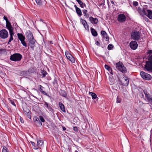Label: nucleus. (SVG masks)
<instances>
[{
  "label": "nucleus",
  "mask_w": 152,
  "mask_h": 152,
  "mask_svg": "<svg viewBox=\"0 0 152 152\" xmlns=\"http://www.w3.org/2000/svg\"><path fill=\"white\" fill-rule=\"evenodd\" d=\"M113 48V45L112 44H110L107 47V49L108 50H111Z\"/></svg>",
  "instance_id": "32"
},
{
  "label": "nucleus",
  "mask_w": 152,
  "mask_h": 152,
  "mask_svg": "<svg viewBox=\"0 0 152 152\" xmlns=\"http://www.w3.org/2000/svg\"><path fill=\"white\" fill-rule=\"evenodd\" d=\"M138 46L137 43L135 41H134V50L137 49Z\"/></svg>",
  "instance_id": "30"
},
{
  "label": "nucleus",
  "mask_w": 152,
  "mask_h": 152,
  "mask_svg": "<svg viewBox=\"0 0 152 152\" xmlns=\"http://www.w3.org/2000/svg\"><path fill=\"white\" fill-rule=\"evenodd\" d=\"M65 55L68 59L72 63H74L75 62V59L72 55L68 51H66L65 52Z\"/></svg>",
  "instance_id": "7"
},
{
  "label": "nucleus",
  "mask_w": 152,
  "mask_h": 152,
  "mask_svg": "<svg viewBox=\"0 0 152 152\" xmlns=\"http://www.w3.org/2000/svg\"><path fill=\"white\" fill-rule=\"evenodd\" d=\"M148 53L149 54H152V50H148ZM145 68L148 71H152V55L149 58L148 61L146 62Z\"/></svg>",
  "instance_id": "1"
},
{
  "label": "nucleus",
  "mask_w": 152,
  "mask_h": 152,
  "mask_svg": "<svg viewBox=\"0 0 152 152\" xmlns=\"http://www.w3.org/2000/svg\"><path fill=\"white\" fill-rule=\"evenodd\" d=\"M80 7L82 8H83L84 7H86V5L85 3H83V4L80 5Z\"/></svg>",
  "instance_id": "43"
},
{
  "label": "nucleus",
  "mask_w": 152,
  "mask_h": 152,
  "mask_svg": "<svg viewBox=\"0 0 152 152\" xmlns=\"http://www.w3.org/2000/svg\"><path fill=\"white\" fill-rule=\"evenodd\" d=\"M121 99L119 96H118L117 98L116 102L117 103H120L121 102Z\"/></svg>",
  "instance_id": "33"
},
{
  "label": "nucleus",
  "mask_w": 152,
  "mask_h": 152,
  "mask_svg": "<svg viewBox=\"0 0 152 152\" xmlns=\"http://www.w3.org/2000/svg\"><path fill=\"white\" fill-rule=\"evenodd\" d=\"M101 34L104 38H109L107 33L105 31H102Z\"/></svg>",
  "instance_id": "20"
},
{
  "label": "nucleus",
  "mask_w": 152,
  "mask_h": 152,
  "mask_svg": "<svg viewBox=\"0 0 152 152\" xmlns=\"http://www.w3.org/2000/svg\"><path fill=\"white\" fill-rule=\"evenodd\" d=\"M13 39H10V40H9V41L8 42V44H9V43L10 42H11V41H12L13 40Z\"/></svg>",
  "instance_id": "51"
},
{
  "label": "nucleus",
  "mask_w": 152,
  "mask_h": 152,
  "mask_svg": "<svg viewBox=\"0 0 152 152\" xmlns=\"http://www.w3.org/2000/svg\"><path fill=\"white\" fill-rule=\"evenodd\" d=\"M96 44L97 45H99V42L98 41H96Z\"/></svg>",
  "instance_id": "54"
},
{
  "label": "nucleus",
  "mask_w": 152,
  "mask_h": 152,
  "mask_svg": "<svg viewBox=\"0 0 152 152\" xmlns=\"http://www.w3.org/2000/svg\"><path fill=\"white\" fill-rule=\"evenodd\" d=\"M39 91L44 94H46V93L43 90L42 88L43 87L41 85H39Z\"/></svg>",
  "instance_id": "26"
},
{
  "label": "nucleus",
  "mask_w": 152,
  "mask_h": 152,
  "mask_svg": "<svg viewBox=\"0 0 152 152\" xmlns=\"http://www.w3.org/2000/svg\"><path fill=\"white\" fill-rule=\"evenodd\" d=\"M36 41L34 39H28V42L30 45H34L35 42Z\"/></svg>",
  "instance_id": "19"
},
{
  "label": "nucleus",
  "mask_w": 152,
  "mask_h": 152,
  "mask_svg": "<svg viewBox=\"0 0 152 152\" xmlns=\"http://www.w3.org/2000/svg\"><path fill=\"white\" fill-rule=\"evenodd\" d=\"M45 105H46V107H47V108L49 107L50 106H49L48 105V103L47 102H45Z\"/></svg>",
  "instance_id": "50"
},
{
  "label": "nucleus",
  "mask_w": 152,
  "mask_h": 152,
  "mask_svg": "<svg viewBox=\"0 0 152 152\" xmlns=\"http://www.w3.org/2000/svg\"><path fill=\"white\" fill-rule=\"evenodd\" d=\"M31 142L33 148L34 149H37L38 148H41L43 147V141L42 140H37V145L32 141H31Z\"/></svg>",
  "instance_id": "2"
},
{
  "label": "nucleus",
  "mask_w": 152,
  "mask_h": 152,
  "mask_svg": "<svg viewBox=\"0 0 152 152\" xmlns=\"http://www.w3.org/2000/svg\"><path fill=\"white\" fill-rule=\"evenodd\" d=\"M76 1L78 3L80 2L81 0H76Z\"/></svg>",
  "instance_id": "60"
},
{
  "label": "nucleus",
  "mask_w": 152,
  "mask_h": 152,
  "mask_svg": "<svg viewBox=\"0 0 152 152\" xmlns=\"http://www.w3.org/2000/svg\"><path fill=\"white\" fill-rule=\"evenodd\" d=\"M58 104L61 110L64 112H65V109L64 107V105L61 102H59Z\"/></svg>",
  "instance_id": "18"
},
{
  "label": "nucleus",
  "mask_w": 152,
  "mask_h": 152,
  "mask_svg": "<svg viewBox=\"0 0 152 152\" xmlns=\"http://www.w3.org/2000/svg\"><path fill=\"white\" fill-rule=\"evenodd\" d=\"M129 46L132 49H133V41H132L130 43Z\"/></svg>",
  "instance_id": "39"
},
{
  "label": "nucleus",
  "mask_w": 152,
  "mask_h": 152,
  "mask_svg": "<svg viewBox=\"0 0 152 152\" xmlns=\"http://www.w3.org/2000/svg\"><path fill=\"white\" fill-rule=\"evenodd\" d=\"M137 39V40H138L139 39L138 38H137V39Z\"/></svg>",
  "instance_id": "64"
},
{
  "label": "nucleus",
  "mask_w": 152,
  "mask_h": 152,
  "mask_svg": "<svg viewBox=\"0 0 152 152\" xmlns=\"http://www.w3.org/2000/svg\"><path fill=\"white\" fill-rule=\"evenodd\" d=\"M19 39L21 41L22 44L25 47H26L27 46V45L24 41L25 39Z\"/></svg>",
  "instance_id": "28"
},
{
  "label": "nucleus",
  "mask_w": 152,
  "mask_h": 152,
  "mask_svg": "<svg viewBox=\"0 0 152 152\" xmlns=\"http://www.w3.org/2000/svg\"><path fill=\"white\" fill-rule=\"evenodd\" d=\"M147 14L146 16L150 19H152V10H147Z\"/></svg>",
  "instance_id": "15"
},
{
  "label": "nucleus",
  "mask_w": 152,
  "mask_h": 152,
  "mask_svg": "<svg viewBox=\"0 0 152 152\" xmlns=\"http://www.w3.org/2000/svg\"><path fill=\"white\" fill-rule=\"evenodd\" d=\"M73 130L75 132L77 131L78 129L77 127L75 126L73 127Z\"/></svg>",
  "instance_id": "48"
},
{
  "label": "nucleus",
  "mask_w": 152,
  "mask_h": 152,
  "mask_svg": "<svg viewBox=\"0 0 152 152\" xmlns=\"http://www.w3.org/2000/svg\"><path fill=\"white\" fill-rule=\"evenodd\" d=\"M89 94L91 96L93 99H95L97 98V95L95 93L90 92Z\"/></svg>",
  "instance_id": "25"
},
{
  "label": "nucleus",
  "mask_w": 152,
  "mask_h": 152,
  "mask_svg": "<svg viewBox=\"0 0 152 152\" xmlns=\"http://www.w3.org/2000/svg\"><path fill=\"white\" fill-rule=\"evenodd\" d=\"M137 9H138V12H139V11L140 10H141V8L140 7H138V8H137Z\"/></svg>",
  "instance_id": "52"
},
{
  "label": "nucleus",
  "mask_w": 152,
  "mask_h": 152,
  "mask_svg": "<svg viewBox=\"0 0 152 152\" xmlns=\"http://www.w3.org/2000/svg\"><path fill=\"white\" fill-rule=\"evenodd\" d=\"M20 122H21L22 123H23V121L22 120V118H21V117H20Z\"/></svg>",
  "instance_id": "55"
},
{
  "label": "nucleus",
  "mask_w": 152,
  "mask_h": 152,
  "mask_svg": "<svg viewBox=\"0 0 152 152\" xmlns=\"http://www.w3.org/2000/svg\"><path fill=\"white\" fill-rule=\"evenodd\" d=\"M34 120L35 123L36 124L38 122V121L39 120V119L37 117H35L34 118Z\"/></svg>",
  "instance_id": "37"
},
{
  "label": "nucleus",
  "mask_w": 152,
  "mask_h": 152,
  "mask_svg": "<svg viewBox=\"0 0 152 152\" xmlns=\"http://www.w3.org/2000/svg\"><path fill=\"white\" fill-rule=\"evenodd\" d=\"M22 58V55L19 53H15L11 55L10 59L14 61H20Z\"/></svg>",
  "instance_id": "3"
},
{
  "label": "nucleus",
  "mask_w": 152,
  "mask_h": 152,
  "mask_svg": "<svg viewBox=\"0 0 152 152\" xmlns=\"http://www.w3.org/2000/svg\"><path fill=\"white\" fill-rule=\"evenodd\" d=\"M35 1L37 4L39 6L45 5L46 1L45 0H35Z\"/></svg>",
  "instance_id": "13"
},
{
  "label": "nucleus",
  "mask_w": 152,
  "mask_h": 152,
  "mask_svg": "<svg viewBox=\"0 0 152 152\" xmlns=\"http://www.w3.org/2000/svg\"><path fill=\"white\" fill-rule=\"evenodd\" d=\"M140 74L142 77L145 80H150L151 78V76L150 75L144 72H141Z\"/></svg>",
  "instance_id": "6"
},
{
  "label": "nucleus",
  "mask_w": 152,
  "mask_h": 152,
  "mask_svg": "<svg viewBox=\"0 0 152 152\" xmlns=\"http://www.w3.org/2000/svg\"><path fill=\"white\" fill-rule=\"evenodd\" d=\"M126 19V16L123 14L119 15L117 17V20L121 23L125 21Z\"/></svg>",
  "instance_id": "10"
},
{
  "label": "nucleus",
  "mask_w": 152,
  "mask_h": 152,
  "mask_svg": "<svg viewBox=\"0 0 152 152\" xmlns=\"http://www.w3.org/2000/svg\"><path fill=\"white\" fill-rule=\"evenodd\" d=\"M47 74V73L46 71H43L42 72V77H45L46 75Z\"/></svg>",
  "instance_id": "36"
},
{
  "label": "nucleus",
  "mask_w": 152,
  "mask_h": 152,
  "mask_svg": "<svg viewBox=\"0 0 152 152\" xmlns=\"http://www.w3.org/2000/svg\"><path fill=\"white\" fill-rule=\"evenodd\" d=\"M76 11L79 16H80L82 15L81 11L79 8H77L76 10Z\"/></svg>",
  "instance_id": "23"
},
{
  "label": "nucleus",
  "mask_w": 152,
  "mask_h": 152,
  "mask_svg": "<svg viewBox=\"0 0 152 152\" xmlns=\"http://www.w3.org/2000/svg\"><path fill=\"white\" fill-rule=\"evenodd\" d=\"M41 121L42 122H45V119L43 118V117L42 116H39V117Z\"/></svg>",
  "instance_id": "40"
},
{
  "label": "nucleus",
  "mask_w": 152,
  "mask_h": 152,
  "mask_svg": "<svg viewBox=\"0 0 152 152\" xmlns=\"http://www.w3.org/2000/svg\"><path fill=\"white\" fill-rule=\"evenodd\" d=\"M88 11L86 10H83V13L84 14V16H86V18H88L89 17V15L88 14H87Z\"/></svg>",
  "instance_id": "27"
},
{
  "label": "nucleus",
  "mask_w": 152,
  "mask_h": 152,
  "mask_svg": "<svg viewBox=\"0 0 152 152\" xmlns=\"http://www.w3.org/2000/svg\"><path fill=\"white\" fill-rule=\"evenodd\" d=\"M62 94H61V95L63 96H66V94L65 92L64 91H62Z\"/></svg>",
  "instance_id": "42"
},
{
  "label": "nucleus",
  "mask_w": 152,
  "mask_h": 152,
  "mask_svg": "<svg viewBox=\"0 0 152 152\" xmlns=\"http://www.w3.org/2000/svg\"><path fill=\"white\" fill-rule=\"evenodd\" d=\"M152 105V98H151L148 101Z\"/></svg>",
  "instance_id": "47"
},
{
  "label": "nucleus",
  "mask_w": 152,
  "mask_h": 152,
  "mask_svg": "<svg viewBox=\"0 0 152 152\" xmlns=\"http://www.w3.org/2000/svg\"><path fill=\"white\" fill-rule=\"evenodd\" d=\"M50 44H52L53 43L52 41H50Z\"/></svg>",
  "instance_id": "63"
},
{
  "label": "nucleus",
  "mask_w": 152,
  "mask_h": 152,
  "mask_svg": "<svg viewBox=\"0 0 152 152\" xmlns=\"http://www.w3.org/2000/svg\"><path fill=\"white\" fill-rule=\"evenodd\" d=\"M25 35L27 38H34L32 33L29 30L26 31Z\"/></svg>",
  "instance_id": "12"
},
{
  "label": "nucleus",
  "mask_w": 152,
  "mask_h": 152,
  "mask_svg": "<svg viewBox=\"0 0 152 152\" xmlns=\"http://www.w3.org/2000/svg\"><path fill=\"white\" fill-rule=\"evenodd\" d=\"M23 110L24 111V114L28 117V118L31 119V113L30 110L27 108H25L24 109H23Z\"/></svg>",
  "instance_id": "11"
},
{
  "label": "nucleus",
  "mask_w": 152,
  "mask_h": 152,
  "mask_svg": "<svg viewBox=\"0 0 152 152\" xmlns=\"http://www.w3.org/2000/svg\"><path fill=\"white\" fill-rule=\"evenodd\" d=\"M6 26L9 31L10 34V38H13V35L14 34V33L13 31V28L11 26L9 21L6 22Z\"/></svg>",
  "instance_id": "5"
},
{
  "label": "nucleus",
  "mask_w": 152,
  "mask_h": 152,
  "mask_svg": "<svg viewBox=\"0 0 152 152\" xmlns=\"http://www.w3.org/2000/svg\"><path fill=\"white\" fill-rule=\"evenodd\" d=\"M6 50L5 49H3L2 48L0 49V55L2 54H6Z\"/></svg>",
  "instance_id": "29"
},
{
  "label": "nucleus",
  "mask_w": 152,
  "mask_h": 152,
  "mask_svg": "<svg viewBox=\"0 0 152 152\" xmlns=\"http://www.w3.org/2000/svg\"><path fill=\"white\" fill-rule=\"evenodd\" d=\"M47 108L49 109V110L51 112H52L53 111V109L52 108V107L50 106L49 107H48Z\"/></svg>",
  "instance_id": "46"
},
{
  "label": "nucleus",
  "mask_w": 152,
  "mask_h": 152,
  "mask_svg": "<svg viewBox=\"0 0 152 152\" xmlns=\"http://www.w3.org/2000/svg\"><path fill=\"white\" fill-rule=\"evenodd\" d=\"M143 92L145 95V97L147 99L148 101L149 100V99L151 98V96H150V95L148 94V93L146 91L144 90L143 91Z\"/></svg>",
  "instance_id": "22"
},
{
  "label": "nucleus",
  "mask_w": 152,
  "mask_h": 152,
  "mask_svg": "<svg viewBox=\"0 0 152 152\" xmlns=\"http://www.w3.org/2000/svg\"><path fill=\"white\" fill-rule=\"evenodd\" d=\"M111 1V3L112 4H114V5H115L114 4V1Z\"/></svg>",
  "instance_id": "57"
},
{
  "label": "nucleus",
  "mask_w": 152,
  "mask_h": 152,
  "mask_svg": "<svg viewBox=\"0 0 152 152\" xmlns=\"http://www.w3.org/2000/svg\"><path fill=\"white\" fill-rule=\"evenodd\" d=\"M140 94L141 95V96H142L141 97H142L143 98L144 97V95L142 94V93H140Z\"/></svg>",
  "instance_id": "56"
},
{
  "label": "nucleus",
  "mask_w": 152,
  "mask_h": 152,
  "mask_svg": "<svg viewBox=\"0 0 152 152\" xmlns=\"http://www.w3.org/2000/svg\"><path fill=\"white\" fill-rule=\"evenodd\" d=\"M138 5V3L137 1H134V6H136Z\"/></svg>",
  "instance_id": "44"
},
{
  "label": "nucleus",
  "mask_w": 152,
  "mask_h": 152,
  "mask_svg": "<svg viewBox=\"0 0 152 152\" xmlns=\"http://www.w3.org/2000/svg\"><path fill=\"white\" fill-rule=\"evenodd\" d=\"M2 152H9L7 148L4 146L3 147V149L2 150Z\"/></svg>",
  "instance_id": "31"
},
{
  "label": "nucleus",
  "mask_w": 152,
  "mask_h": 152,
  "mask_svg": "<svg viewBox=\"0 0 152 152\" xmlns=\"http://www.w3.org/2000/svg\"><path fill=\"white\" fill-rule=\"evenodd\" d=\"M79 4H80V5H82V4H83V3L81 1H80V2H79L78 3Z\"/></svg>",
  "instance_id": "53"
},
{
  "label": "nucleus",
  "mask_w": 152,
  "mask_h": 152,
  "mask_svg": "<svg viewBox=\"0 0 152 152\" xmlns=\"http://www.w3.org/2000/svg\"><path fill=\"white\" fill-rule=\"evenodd\" d=\"M145 20L146 21H147V20H148V18H146Z\"/></svg>",
  "instance_id": "62"
},
{
  "label": "nucleus",
  "mask_w": 152,
  "mask_h": 152,
  "mask_svg": "<svg viewBox=\"0 0 152 152\" xmlns=\"http://www.w3.org/2000/svg\"><path fill=\"white\" fill-rule=\"evenodd\" d=\"M89 20L91 23L93 24H96L98 22L97 19L96 18H94L92 17H90Z\"/></svg>",
  "instance_id": "14"
},
{
  "label": "nucleus",
  "mask_w": 152,
  "mask_h": 152,
  "mask_svg": "<svg viewBox=\"0 0 152 152\" xmlns=\"http://www.w3.org/2000/svg\"><path fill=\"white\" fill-rule=\"evenodd\" d=\"M74 7H75L76 10V9H77V8H78V7L77 6H76V5H74Z\"/></svg>",
  "instance_id": "59"
},
{
  "label": "nucleus",
  "mask_w": 152,
  "mask_h": 152,
  "mask_svg": "<svg viewBox=\"0 0 152 152\" xmlns=\"http://www.w3.org/2000/svg\"><path fill=\"white\" fill-rule=\"evenodd\" d=\"M18 38H25L23 35L21 34L18 33L17 34Z\"/></svg>",
  "instance_id": "34"
},
{
  "label": "nucleus",
  "mask_w": 152,
  "mask_h": 152,
  "mask_svg": "<svg viewBox=\"0 0 152 152\" xmlns=\"http://www.w3.org/2000/svg\"><path fill=\"white\" fill-rule=\"evenodd\" d=\"M83 25L84 27L86 30L89 29V26L87 23V24H86V23H85L83 24Z\"/></svg>",
  "instance_id": "35"
},
{
  "label": "nucleus",
  "mask_w": 152,
  "mask_h": 152,
  "mask_svg": "<svg viewBox=\"0 0 152 152\" xmlns=\"http://www.w3.org/2000/svg\"><path fill=\"white\" fill-rule=\"evenodd\" d=\"M139 13L140 15H142V16L144 15L146 16L147 15V13L146 12L145 9L144 8H143L142 10H140L139 11Z\"/></svg>",
  "instance_id": "17"
},
{
  "label": "nucleus",
  "mask_w": 152,
  "mask_h": 152,
  "mask_svg": "<svg viewBox=\"0 0 152 152\" xmlns=\"http://www.w3.org/2000/svg\"><path fill=\"white\" fill-rule=\"evenodd\" d=\"M37 123L38 124L39 126H41L42 124V123L40 122L39 120L38 121V122H37Z\"/></svg>",
  "instance_id": "49"
},
{
  "label": "nucleus",
  "mask_w": 152,
  "mask_h": 152,
  "mask_svg": "<svg viewBox=\"0 0 152 152\" xmlns=\"http://www.w3.org/2000/svg\"><path fill=\"white\" fill-rule=\"evenodd\" d=\"M91 33L93 36L96 37L97 36V33L94 28H91Z\"/></svg>",
  "instance_id": "21"
},
{
  "label": "nucleus",
  "mask_w": 152,
  "mask_h": 152,
  "mask_svg": "<svg viewBox=\"0 0 152 152\" xmlns=\"http://www.w3.org/2000/svg\"><path fill=\"white\" fill-rule=\"evenodd\" d=\"M116 66L117 68L122 72L125 73L126 72V69L121 62H119L117 63L116 64Z\"/></svg>",
  "instance_id": "4"
},
{
  "label": "nucleus",
  "mask_w": 152,
  "mask_h": 152,
  "mask_svg": "<svg viewBox=\"0 0 152 152\" xmlns=\"http://www.w3.org/2000/svg\"><path fill=\"white\" fill-rule=\"evenodd\" d=\"M104 67L105 69H106L107 70H108L110 73H111L112 74H113L112 73V69L109 67V66L107 65H105Z\"/></svg>",
  "instance_id": "24"
},
{
  "label": "nucleus",
  "mask_w": 152,
  "mask_h": 152,
  "mask_svg": "<svg viewBox=\"0 0 152 152\" xmlns=\"http://www.w3.org/2000/svg\"><path fill=\"white\" fill-rule=\"evenodd\" d=\"M80 20L83 25L85 23L86 24H87V22L85 20L82 19L81 18Z\"/></svg>",
  "instance_id": "38"
},
{
  "label": "nucleus",
  "mask_w": 152,
  "mask_h": 152,
  "mask_svg": "<svg viewBox=\"0 0 152 152\" xmlns=\"http://www.w3.org/2000/svg\"><path fill=\"white\" fill-rule=\"evenodd\" d=\"M63 129L64 131L65 130H66V128L64 127H63Z\"/></svg>",
  "instance_id": "58"
},
{
  "label": "nucleus",
  "mask_w": 152,
  "mask_h": 152,
  "mask_svg": "<svg viewBox=\"0 0 152 152\" xmlns=\"http://www.w3.org/2000/svg\"><path fill=\"white\" fill-rule=\"evenodd\" d=\"M122 84L125 86H127L129 84V80L127 77H124L120 80Z\"/></svg>",
  "instance_id": "9"
},
{
  "label": "nucleus",
  "mask_w": 152,
  "mask_h": 152,
  "mask_svg": "<svg viewBox=\"0 0 152 152\" xmlns=\"http://www.w3.org/2000/svg\"><path fill=\"white\" fill-rule=\"evenodd\" d=\"M4 20H6V22H9L7 18V17L6 16H4Z\"/></svg>",
  "instance_id": "45"
},
{
  "label": "nucleus",
  "mask_w": 152,
  "mask_h": 152,
  "mask_svg": "<svg viewBox=\"0 0 152 152\" xmlns=\"http://www.w3.org/2000/svg\"><path fill=\"white\" fill-rule=\"evenodd\" d=\"M10 103H11L15 107V104L14 102V101L12 100H10Z\"/></svg>",
  "instance_id": "41"
},
{
  "label": "nucleus",
  "mask_w": 152,
  "mask_h": 152,
  "mask_svg": "<svg viewBox=\"0 0 152 152\" xmlns=\"http://www.w3.org/2000/svg\"><path fill=\"white\" fill-rule=\"evenodd\" d=\"M133 32H132V34H131V37H132L133 36L132 35H133Z\"/></svg>",
  "instance_id": "61"
},
{
  "label": "nucleus",
  "mask_w": 152,
  "mask_h": 152,
  "mask_svg": "<svg viewBox=\"0 0 152 152\" xmlns=\"http://www.w3.org/2000/svg\"><path fill=\"white\" fill-rule=\"evenodd\" d=\"M8 36V33L5 29H2L0 31V37L1 38H7Z\"/></svg>",
  "instance_id": "8"
},
{
  "label": "nucleus",
  "mask_w": 152,
  "mask_h": 152,
  "mask_svg": "<svg viewBox=\"0 0 152 152\" xmlns=\"http://www.w3.org/2000/svg\"><path fill=\"white\" fill-rule=\"evenodd\" d=\"M140 33L139 31H134V38H139Z\"/></svg>",
  "instance_id": "16"
}]
</instances>
